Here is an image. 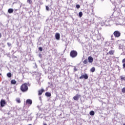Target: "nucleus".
Listing matches in <instances>:
<instances>
[{"instance_id":"bb28decb","label":"nucleus","mask_w":125,"mask_h":125,"mask_svg":"<svg viewBox=\"0 0 125 125\" xmlns=\"http://www.w3.org/2000/svg\"><path fill=\"white\" fill-rule=\"evenodd\" d=\"M74 70L75 72H77V71H78V69H77V67H74Z\"/></svg>"},{"instance_id":"39448f33","label":"nucleus","mask_w":125,"mask_h":125,"mask_svg":"<svg viewBox=\"0 0 125 125\" xmlns=\"http://www.w3.org/2000/svg\"><path fill=\"white\" fill-rule=\"evenodd\" d=\"M80 97H81V95L76 94L74 97H73V99L74 100L78 101Z\"/></svg>"},{"instance_id":"f8f14e48","label":"nucleus","mask_w":125,"mask_h":125,"mask_svg":"<svg viewBox=\"0 0 125 125\" xmlns=\"http://www.w3.org/2000/svg\"><path fill=\"white\" fill-rule=\"evenodd\" d=\"M14 10L12 8H10L8 10V13H13Z\"/></svg>"},{"instance_id":"2f4dec72","label":"nucleus","mask_w":125,"mask_h":125,"mask_svg":"<svg viewBox=\"0 0 125 125\" xmlns=\"http://www.w3.org/2000/svg\"><path fill=\"white\" fill-rule=\"evenodd\" d=\"M43 125H47V124H44Z\"/></svg>"},{"instance_id":"0eeeda50","label":"nucleus","mask_w":125,"mask_h":125,"mask_svg":"<svg viewBox=\"0 0 125 125\" xmlns=\"http://www.w3.org/2000/svg\"><path fill=\"white\" fill-rule=\"evenodd\" d=\"M26 104H28V105H32L33 102L32 101V100L31 99H27L26 101Z\"/></svg>"},{"instance_id":"7c9ffc66","label":"nucleus","mask_w":125,"mask_h":125,"mask_svg":"<svg viewBox=\"0 0 125 125\" xmlns=\"http://www.w3.org/2000/svg\"><path fill=\"white\" fill-rule=\"evenodd\" d=\"M1 38V33H0V39Z\"/></svg>"},{"instance_id":"473e14b6","label":"nucleus","mask_w":125,"mask_h":125,"mask_svg":"<svg viewBox=\"0 0 125 125\" xmlns=\"http://www.w3.org/2000/svg\"><path fill=\"white\" fill-rule=\"evenodd\" d=\"M0 76H1V73H0Z\"/></svg>"},{"instance_id":"4468645a","label":"nucleus","mask_w":125,"mask_h":125,"mask_svg":"<svg viewBox=\"0 0 125 125\" xmlns=\"http://www.w3.org/2000/svg\"><path fill=\"white\" fill-rule=\"evenodd\" d=\"M45 95L46 96H47V97H50V96H51V94L49 92H46L45 93Z\"/></svg>"},{"instance_id":"c756f323","label":"nucleus","mask_w":125,"mask_h":125,"mask_svg":"<svg viewBox=\"0 0 125 125\" xmlns=\"http://www.w3.org/2000/svg\"><path fill=\"white\" fill-rule=\"evenodd\" d=\"M111 38L112 41H114V36L111 35Z\"/></svg>"},{"instance_id":"72a5a7b5","label":"nucleus","mask_w":125,"mask_h":125,"mask_svg":"<svg viewBox=\"0 0 125 125\" xmlns=\"http://www.w3.org/2000/svg\"><path fill=\"white\" fill-rule=\"evenodd\" d=\"M123 125H125V124H123Z\"/></svg>"},{"instance_id":"9d476101","label":"nucleus","mask_w":125,"mask_h":125,"mask_svg":"<svg viewBox=\"0 0 125 125\" xmlns=\"http://www.w3.org/2000/svg\"><path fill=\"white\" fill-rule=\"evenodd\" d=\"M115 53L114 50H110L109 51L108 53H107V55L109 54L110 55H114V54Z\"/></svg>"},{"instance_id":"ddd939ff","label":"nucleus","mask_w":125,"mask_h":125,"mask_svg":"<svg viewBox=\"0 0 125 125\" xmlns=\"http://www.w3.org/2000/svg\"><path fill=\"white\" fill-rule=\"evenodd\" d=\"M120 80H121V81H125V75L121 76H120Z\"/></svg>"},{"instance_id":"412c9836","label":"nucleus","mask_w":125,"mask_h":125,"mask_svg":"<svg viewBox=\"0 0 125 125\" xmlns=\"http://www.w3.org/2000/svg\"><path fill=\"white\" fill-rule=\"evenodd\" d=\"M79 17H82L83 16V12H80L79 13Z\"/></svg>"},{"instance_id":"dca6fc26","label":"nucleus","mask_w":125,"mask_h":125,"mask_svg":"<svg viewBox=\"0 0 125 125\" xmlns=\"http://www.w3.org/2000/svg\"><path fill=\"white\" fill-rule=\"evenodd\" d=\"M95 114V112H94V111L92 110L89 113V114L90 115V116H94Z\"/></svg>"},{"instance_id":"a211bd4d","label":"nucleus","mask_w":125,"mask_h":125,"mask_svg":"<svg viewBox=\"0 0 125 125\" xmlns=\"http://www.w3.org/2000/svg\"><path fill=\"white\" fill-rule=\"evenodd\" d=\"M87 63H88V61L87 60V59H85L84 60V61H83V63L84 64H87Z\"/></svg>"},{"instance_id":"20e7f679","label":"nucleus","mask_w":125,"mask_h":125,"mask_svg":"<svg viewBox=\"0 0 125 125\" xmlns=\"http://www.w3.org/2000/svg\"><path fill=\"white\" fill-rule=\"evenodd\" d=\"M80 80H83V79H84L85 80H87L88 79V76L86 73L84 75H82L81 77H79Z\"/></svg>"},{"instance_id":"f03ea898","label":"nucleus","mask_w":125,"mask_h":125,"mask_svg":"<svg viewBox=\"0 0 125 125\" xmlns=\"http://www.w3.org/2000/svg\"><path fill=\"white\" fill-rule=\"evenodd\" d=\"M70 55L72 58H75V57L78 56V52L76 50H72L70 53Z\"/></svg>"},{"instance_id":"9b49d317","label":"nucleus","mask_w":125,"mask_h":125,"mask_svg":"<svg viewBox=\"0 0 125 125\" xmlns=\"http://www.w3.org/2000/svg\"><path fill=\"white\" fill-rule=\"evenodd\" d=\"M44 91V90L43 89H42L41 90H40L38 91V95H42V93Z\"/></svg>"},{"instance_id":"f3484780","label":"nucleus","mask_w":125,"mask_h":125,"mask_svg":"<svg viewBox=\"0 0 125 125\" xmlns=\"http://www.w3.org/2000/svg\"><path fill=\"white\" fill-rule=\"evenodd\" d=\"M90 71L92 72V73L95 72V67H93L91 68Z\"/></svg>"},{"instance_id":"1a4fd4ad","label":"nucleus","mask_w":125,"mask_h":125,"mask_svg":"<svg viewBox=\"0 0 125 125\" xmlns=\"http://www.w3.org/2000/svg\"><path fill=\"white\" fill-rule=\"evenodd\" d=\"M55 38L56 40H58V41L60 40V34H59V33H56Z\"/></svg>"},{"instance_id":"b1692460","label":"nucleus","mask_w":125,"mask_h":125,"mask_svg":"<svg viewBox=\"0 0 125 125\" xmlns=\"http://www.w3.org/2000/svg\"><path fill=\"white\" fill-rule=\"evenodd\" d=\"M46 10H47V11H49V7H48V6H46Z\"/></svg>"},{"instance_id":"393cba45","label":"nucleus","mask_w":125,"mask_h":125,"mask_svg":"<svg viewBox=\"0 0 125 125\" xmlns=\"http://www.w3.org/2000/svg\"><path fill=\"white\" fill-rule=\"evenodd\" d=\"M39 50H40V51H42V47H40L39 48Z\"/></svg>"},{"instance_id":"5701e85b","label":"nucleus","mask_w":125,"mask_h":125,"mask_svg":"<svg viewBox=\"0 0 125 125\" xmlns=\"http://www.w3.org/2000/svg\"><path fill=\"white\" fill-rule=\"evenodd\" d=\"M122 91L123 93H125V87H124L122 89Z\"/></svg>"},{"instance_id":"7ed1b4c3","label":"nucleus","mask_w":125,"mask_h":125,"mask_svg":"<svg viewBox=\"0 0 125 125\" xmlns=\"http://www.w3.org/2000/svg\"><path fill=\"white\" fill-rule=\"evenodd\" d=\"M113 35L115 38H120L121 37V33L118 30L114 31Z\"/></svg>"},{"instance_id":"423d86ee","label":"nucleus","mask_w":125,"mask_h":125,"mask_svg":"<svg viewBox=\"0 0 125 125\" xmlns=\"http://www.w3.org/2000/svg\"><path fill=\"white\" fill-rule=\"evenodd\" d=\"M5 104H6V103L5 102V101L3 100H1L0 101V106L1 107H4L5 105Z\"/></svg>"},{"instance_id":"c85d7f7f","label":"nucleus","mask_w":125,"mask_h":125,"mask_svg":"<svg viewBox=\"0 0 125 125\" xmlns=\"http://www.w3.org/2000/svg\"><path fill=\"white\" fill-rule=\"evenodd\" d=\"M122 63L123 64H125V59H124L123 60H122Z\"/></svg>"},{"instance_id":"f257e3e1","label":"nucleus","mask_w":125,"mask_h":125,"mask_svg":"<svg viewBox=\"0 0 125 125\" xmlns=\"http://www.w3.org/2000/svg\"><path fill=\"white\" fill-rule=\"evenodd\" d=\"M28 84H29V83H25L21 84V90L22 92H27L28 91L29 89Z\"/></svg>"},{"instance_id":"6e6552de","label":"nucleus","mask_w":125,"mask_h":125,"mask_svg":"<svg viewBox=\"0 0 125 125\" xmlns=\"http://www.w3.org/2000/svg\"><path fill=\"white\" fill-rule=\"evenodd\" d=\"M88 60L89 63H92V62H93V58L91 56H89L88 57Z\"/></svg>"},{"instance_id":"a878e982","label":"nucleus","mask_w":125,"mask_h":125,"mask_svg":"<svg viewBox=\"0 0 125 125\" xmlns=\"http://www.w3.org/2000/svg\"><path fill=\"white\" fill-rule=\"evenodd\" d=\"M76 7H77V8L79 9V8H80V7H81V6H80L79 4H77V5H76Z\"/></svg>"},{"instance_id":"2eb2a0df","label":"nucleus","mask_w":125,"mask_h":125,"mask_svg":"<svg viewBox=\"0 0 125 125\" xmlns=\"http://www.w3.org/2000/svg\"><path fill=\"white\" fill-rule=\"evenodd\" d=\"M16 83L17 82L15 80H12L11 81V83L12 84H16Z\"/></svg>"},{"instance_id":"cd10ccee","label":"nucleus","mask_w":125,"mask_h":125,"mask_svg":"<svg viewBox=\"0 0 125 125\" xmlns=\"http://www.w3.org/2000/svg\"><path fill=\"white\" fill-rule=\"evenodd\" d=\"M7 45L8 46L10 47V46H11V43H9V42H8L7 43Z\"/></svg>"},{"instance_id":"aec40b11","label":"nucleus","mask_w":125,"mask_h":125,"mask_svg":"<svg viewBox=\"0 0 125 125\" xmlns=\"http://www.w3.org/2000/svg\"><path fill=\"white\" fill-rule=\"evenodd\" d=\"M27 2L29 3V4H32L33 1H32V0H27Z\"/></svg>"},{"instance_id":"6ab92c4d","label":"nucleus","mask_w":125,"mask_h":125,"mask_svg":"<svg viewBox=\"0 0 125 125\" xmlns=\"http://www.w3.org/2000/svg\"><path fill=\"white\" fill-rule=\"evenodd\" d=\"M16 101H17V102L18 103H21V101L20 100V99H19V98H17L16 99Z\"/></svg>"},{"instance_id":"4be33fe9","label":"nucleus","mask_w":125,"mask_h":125,"mask_svg":"<svg viewBox=\"0 0 125 125\" xmlns=\"http://www.w3.org/2000/svg\"><path fill=\"white\" fill-rule=\"evenodd\" d=\"M7 76L8 78H11V73H8Z\"/></svg>"}]
</instances>
